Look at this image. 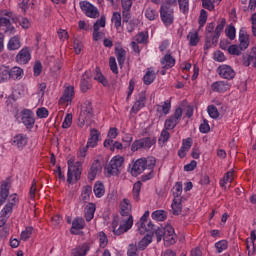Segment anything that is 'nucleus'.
Wrapping results in <instances>:
<instances>
[{"label":"nucleus","instance_id":"1","mask_svg":"<svg viewBox=\"0 0 256 256\" xmlns=\"http://www.w3.org/2000/svg\"><path fill=\"white\" fill-rule=\"evenodd\" d=\"M133 206L131 205V201L127 198H124L120 203V215L114 216L111 223V231L113 235L121 236L124 233H127L133 227V215H131V211Z\"/></svg>","mask_w":256,"mask_h":256},{"label":"nucleus","instance_id":"2","mask_svg":"<svg viewBox=\"0 0 256 256\" xmlns=\"http://www.w3.org/2000/svg\"><path fill=\"white\" fill-rule=\"evenodd\" d=\"M156 163L157 160H155L154 157L139 158L134 162L131 169V174L134 177H137V175H141L145 170L149 171L147 174L141 176V181L145 183L146 181H149L155 177L153 169L155 168Z\"/></svg>","mask_w":256,"mask_h":256},{"label":"nucleus","instance_id":"3","mask_svg":"<svg viewBox=\"0 0 256 256\" xmlns=\"http://www.w3.org/2000/svg\"><path fill=\"white\" fill-rule=\"evenodd\" d=\"M67 183L70 185L77 183L81 179V162H76L73 159L68 160Z\"/></svg>","mask_w":256,"mask_h":256},{"label":"nucleus","instance_id":"4","mask_svg":"<svg viewBox=\"0 0 256 256\" xmlns=\"http://www.w3.org/2000/svg\"><path fill=\"white\" fill-rule=\"evenodd\" d=\"M125 159L121 156H114L109 164L105 167V172L107 173L108 177L111 175H119L121 173V167L123 166Z\"/></svg>","mask_w":256,"mask_h":256},{"label":"nucleus","instance_id":"5","mask_svg":"<svg viewBox=\"0 0 256 256\" xmlns=\"http://www.w3.org/2000/svg\"><path fill=\"white\" fill-rule=\"evenodd\" d=\"M160 19L165 27H171L175 21V12L173 8L163 4L160 7Z\"/></svg>","mask_w":256,"mask_h":256},{"label":"nucleus","instance_id":"6","mask_svg":"<svg viewBox=\"0 0 256 256\" xmlns=\"http://www.w3.org/2000/svg\"><path fill=\"white\" fill-rule=\"evenodd\" d=\"M183 117V108L177 107L174 110V113L170 115L164 122V129L173 130L179 123L181 122V118Z\"/></svg>","mask_w":256,"mask_h":256},{"label":"nucleus","instance_id":"7","mask_svg":"<svg viewBox=\"0 0 256 256\" xmlns=\"http://www.w3.org/2000/svg\"><path fill=\"white\" fill-rule=\"evenodd\" d=\"M91 119H93V106L91 101L86 100L82 106L79 116L80 125L83 126L85 123H89Z\"/></svg>","mask_w":256,"mask_h":256},{"label":"nucleus","instance_id":"8","mask_svg":"<svg viewBox=\"0 0 256 256\" xmlns=\"http://www.w3.org/2000/svg\"><path fill=\"white\" fill-rule=\"evenodd\" d=\"M147 219H149V211H145L140 220L136 223V227L140 233L144 231L151 232L155 229V224Z\"/></svg>","mask_w":256,"mask_h":256},{"label":"nucleus","instance_id":"9","mask_svg":"<svg viewBox=\"0 0 256 256\" xmlns=\"http://www.w3.org/2000/svg\"><path fill=\"white\" fill-rule=\"evenodd\" d=\"M80 8L86 17H89L90 19H97V17H99V9L90 2L81 1Z\"/></svg>","mask_w":256,"mask_h":256},{"label":"nucleus","instance_id":"10","mask_svg":"<svg viewBox=\"0 0 256 256\" xmlns=\"http://www.w3.org/2000/svg\"><path fill=\"white\" fill-rule=\"evenodd\" d=\"M10 143L13 147H16L18 151H23L27 147V143H29V137L27 134L19 133L12 137Z\"/></svg>","mask_w":256,"mask_h":256},{"label":"nucleus","instance_id":"11","mask_svg":"<svg viewBox=\"0 0 256 256\" xmlns=\"http://www.w3.org/2000/svg\"><path fill=\"white\" fill-rule=\"evenodd\" d=\"M153 147V141L149 137L135 140L131 145L132 153L140 151V149H151Z\"/></svg>","mask_w":256,"mask_h":256},{"label":"nucleus","instance_id":"12","mask_svg":"<svg viewBox=\"0 0 256 256\" xmlns=\"http://www.w3.org/2000/svg\"><path fill=\"white\" fill-rule=\"evenodd\" d=\"M21 121L26 129H33L35 126V115L30 109H23L21 111Z\"/></svg>","mask_w":256,"mask_h":256},{"label":"nucleus","instance_id":"13","mask_svg":"<svg viewBox=\"0 0 256 256\" xmlns=\"http://www.w3.org/2000/svg\"><path fill=\"white\" fill-rule=\"evenodd\" d=\"M15 61L18 63V65H27V63L31 61V48H22L16 55Z\"/></svg>","mask_w":256,"mask_h":256},{"label":"nucleus","instance_id":"14","mask_svg":"<svg viewBox=\"0 0 256 256\" xmlns=\"http://www.w3.org/2000/svg\"><path fill=\"white\" fill-rule=\"evenodd\" d=\"M218 74L222 79H227V81H231V79H235V70L229 65H221L218 67Z\"/></svg>","mask_w":256,"mask_h":256},{"label":"nucleus","instance_id":"15","mask_svg":"<svg viewBox=\"0 0 256 256\" xmlns=\"http://www.w3.org/2000/svg\"><path fill=\"white\" fill-rule=\"evenodd\" d=\"M121 5L123 23H129V20L131 19V7H133V0H121Z\"/></svg>","mask_w":256,"mask_h":256},{"label":"nucleus","instance_id":"16","mask_svg":"<svg viewBox=\"0 0 256 256\" xmlns=\"http://www.w3.org/2000/svg\"><path fill=\"white\" fill-rule=\"evenodd\" d=\"M171 99H167L164 102H161L160 104L156 105V112L159 115V117H167L169 113H171Z\"/></svg>","mask_w":256,"mask_h":256},{"label":"nucleus","instance_id":"17","mask_svg":"<svg viewBox=\"0 0 256 256\" xmlns=\"http://www.w3.org/2000/svg\"><path fill=\"white\" fill-rule=\"evenodd\" d=\"M164 229V242L166 245H175V228L171 225H167L166 227H163Z\"/></svg>","mask_w":256,"mask_h":256},{"label":"nucleus","instance_id":"18","mask_svg":"<svg viewBox=\"0 0 256 256\" xmlns=\"http://www.w3.org/2000/svg\"><path fill=\"white\" fill-rule=\"evenodd\" d=\"M145 103H147V96L145 95V92H140L138 94V98L136 99L134 105L131 108V111L135 114L139 113L140 109H143V107H145Z\"/></svg>","mask_w":256,"mask_h":256},{"label":"nucleus","instance_id":"19","mask_svg":"<svg viewBox=\"0 0 256 256\" xmlns=\"http://www.w3.org/2000/svg\"><path fill=\"white\" fill-rule=\"evenodd\" d=\"M99 139H101V132L97 129L90 130V137L88 138L87 144L91 149H95L97 145H99Z\"/></svg>","mask_w":256,"mask_h":256},{"label":"nucleus","instance_id":"20","mask_svg":"<svg viewBox=\"0 0 256 256\" xmlns=\"http://www.w3.org/2000/svg\"><path fill=\"white\" fill-rule=\"evenodd\" d=\"M211 89L214 93H225L231 89V85L227 81H216L212 83Z\"/></svg>","mask_w":256,"mask_h":256},{"label":"nucleus","instance_id":"21","mask_svg":"<svg viewBox=\"0 0 256 256\" xmlns=\"http://www.w3.org/2000/svg\"><path fill=\"white\" fill-rule=\"evenodd\" d=\"M96 211H97V205H95V203L90 202L86 205V207L84 208V217L87 223L93 221Z\"/></svg>","mask_w":256,"mask_h":256},{"label":"nucleus","instance_id":"22","mask_svg":"<svg viewBox=\"0 0 256 256\" xmlns=\"http://www.w3.org/2000/svg\"><path fill=\"white\" fill-rule=\"evenodd\" d=\"M89 251H91V244L86 242L74 248L72 250V256H87Z\"/></svg>","mask_w":256,"mask_h":256},{"label":"nucleus","instance_id":"23","mask_svg":"<svg viewBox=\"0 0 256 256\" xmlns=\"http://www.w3.org/2000/svg\"><path fill=\"white\" fill-rule=\"evenodd\" d=\"M101 163H99V160H95L91 167L90 170L88 172V179L89 181H95V178L97 177V175H99V173H101Z\"/></svg>","mask_w":256,"mask_h":256},{"label":"nucleus","instance_id":"24","mask_svg":"<svg viewBox=\"0 0 256 256\" xmlns=\"http://www.w3.org/2000/svg\"><path fill=\"white\" fill-rule=\"evenodd\" d=\"M11 189V184L9 182H3L0 186V207L5 205L7 197H9V190Z\"/></svg>","mask_w":256,"mask_h":256},{"label":"nucleus","instance_id":"25","mask_svg":"<svg viewBox=\"0 0 256 256\" xmlns=\"http://www.w3.org/2000/svg\"><path fill=\"white\" fill-rule=\"evenodd\" d=\"M242 63L244 67H249L252 65V67L256 68V47H253L250 51V54L248 56H244Z\"/></svg>","mask_w":256,"mask_h":256},{"label":"nucleus","instance_id":"26","mask_svg":"<svg viewBox=\"0 0 256 256\" xmlns=\"http://www.w3.org/2000/svg\"><path fill=\"white\" fill-rule=\"evenodd\" d=\"M75 97V88L73 86H68L65 88L62 97L60 98L61 103H71Z\"/></svg>","mask_w":256,"mask_h":256},{"label":"nucleus","instance_id":"27","mask_svg":"<svg viewBox=\"0 0 256 256\" xmlns=\"http://www.w3.org/2000/svg\"><path fill=\"white\" fill-rule=\"evenodd\" d=\"M155 79H157V73H155V68H147L145 75L143 76L144 85H151Z\"/></svg>","mask_w":256,"mask_h":256},{"label":"nucleus","instance_id":"28","mask_svg":"<svg viewBox=\"0 0 256 256\" xmlns=\"http://www.w3.org/2000/svg\"><path fill=\"white\" fill-rule=\"evenodd\" d=\"M80 89L82 93H87L91 89V76L87 72L82 75Z\"/></svg>","mask_w":256,"mask_h":256},{"label":"nucleus","instance_id":"29","mask_svg":"<svg viewBox=\"0 0 256 256\" xmlns=\"http://www.w3.org/2000/svg\"><path fill=\"white\" fill-rule=\"evenodd\" d=\"M162 69H172L175 67L176 60L171 54H166L161 60Z\"/></svg>","mask_w":256,"mask_h":256},{"label":"nucleus","instance_id":"30","mask_svg":"<svg viewBox=\"0 0 256 256\" xmlns=\"http://www.w3.org/2000/svg\"><path fill=\"white\" fill-rule=\"evenodd\" d=\"M115 55L118 61V65H120V67H123V65H125V60L127 59V51L123 49V47H116Z\"/></svg>","mask_w":256,"mask_h":256},{"label":"nucleus","instance_id":"31","mask_svg":"<svg viewBox=\"0 0 256 256\" xmlns=\"http://www.w3.org/2000/svg\"><path fill=\"white\" fill-rule=\"evenodd\" d=\"M171 207L173 215H181L183 211V198H174Z\"/></svg>","mask_w":256,"mask_h":256},{"label":"nucleus","instance_id":"32","mask_svg":"<svg viewBox=\"0 0 256 256\" xmlns=\"http://www.w3.org/2000/svg\"><path fill=\"white\" fill-rule=\"evenodd\" d=\"M239 42L240 51H245L249 48V36L243 30L239 32Z\"/></svg>","mask_w":256,"mask_h":256},{"label":"nucleus","instance_id":"33","mask_svg":"<svg viewBox=\"0 0 256 256\" xmlns=\"http://www.w3.org/2000/svg\"><path fill=\"white\" fill-rule=\"evenodd\" d=\"M8 51H17L21 49V38L19 36H13L10 38L7 44Z\"/></svg>","mask_w":256,"mask_h":256},{"label":"nucleus","instance_id":"34","mask_svg":"<svg viewBox=\"0 0 256 256\" xmlns=\"http://www.w3.org/2000/svg\"><path fill=\"white\" fill-rule=\"evenodd\" d=\"M18 204H19V197L17 196V194H12L9 196V200L7 204L3 207V209H6L10 213H13V207H15V205H18Z\"/></svg>","mask_w":256,"mask_h":256},{"label":"nucleus","instance_id":"35","mask_svg":"<svg viewBox=\"0 0 256 256\" xmlns=\"http://www.w3.org/2000/svg\"><path fill=\"white\" fill-rule=\"evenodd\" d=\"M141 187H143V183H141V181H137L133 185L132 197H133L134 201H136V202L141 201Z\"/></svg>","mask_w":256,"mask_h":256},{"label":"nucleus","instance_id":"36","mask_svg":"<svg viewBox=\"0 0 256 256\" xmlns=\"http://www.w3.org/2000/svg\"><path fill=\"white\" fill-rule=\"evenodd\" d=\"M93 191H94L95 197H97L98 199H101V197L105 195V185H103L102 182L97 181L94 184Z\"/></svg>","mask_w":256,"mask_h":256},{"label":"nucleus","instance_id":"37","mask_svg":"<svg viewBox=\"0 0 256 256\" xmlns=\"http://www.w3.org/2000/svg\"><path fill=\"white\" fill-rule=\"evenodd\" d=\"M177 4L182 15H189L190 0H178Z\"/></svg>","mask_w":256,"mask_h":256},{"label":"nucleus","instance_id":"38","mask_svg":"<svg viewBox=\"0 0 256 256\" xmlns=\"http://www.w3.org/2000/svg\"><path fill=\"white\" fill-rule=\"evenodd\" d=\"M10 79H22L23 78V69L21 67H13L9 69Z\"/></svg>","mask_w":256,"mask_h":256},{"label":"nucleus","instance_id":"39","mask_svg":"<svg viewBox=\"0 0 256 256\" xmlns=\"http://www.w3.org/2000/svg\"><path fill=\"white\" fill-rule=\"evenodd\" d=\"M11 215H13V212H10L9 210L2 208V210L0 211V227H5Z\"/></svg>","mask_w":256,"mask_h":256},{"label":"nucleus","instance_id":"40","mask_svg":"<svg viewBox=\"0 0 256 256\" xmlns=\"http://www.w3.org/2000/svg\"><path fill=\"white\" fill-rule=\"evenodd\" d=\"M92 193H93V188L90 185L84 186L82 188V193H81L82 201H84L85 203H87V201H90Z\"/></svg>","mask_w":256,"mask_h":256},{"label":"nucleus","instance_id":"41","mask_svg":"<svg viewBox=\"0 0 256 256\" xmlns=\"http://www.w3.org/2000/svg\"><path fill=\"white\" fill-rule=\"evenodd\" d=\"M187 39L189 41V46L190 47H197V45L199 44V33L197 32H189V34L187 35Z\"/></svg>","mask_w":256,"mask_h":256},{"label":"nucleus","instance_id":"42","mask_svg":"<svg viewBox=\"0 0 256 256\" xmlns=\"http://www.w3.org/2000/svg\"><path fill=\"white\" fill-rule=\"evenodd\" d=\"M151 217L154 221H165L167 219V211L156 210L152 212Z\"/></svg>","mask_w":256,"mask_h":256},{"label":"nucleus","instance_id":"43","mask_svg":"<svg viewBox=\"0 0 256 256\" xmlns=\"http://www.w3.org/2000/svg\"><path fill=\"white\" fill-rule=\"evenodd\" d=\"M172 193H173L174 199H183V197H181V195L183 194V183L176 182L175 186L172 189Z\"/></svg>","mask_w":256,"mask_h":256},{"label":"nucleus","instance_id":"44","mask_svg":"<svg viewBox=\"0 0 256 256\" xmlns=\"http://www.w3.org/2000/svg\"><path fill=\"white\" fill-rule=\"evenodd\" d=\"M153 243V234H146L143 239L139 242V249H145Z\"/></svg>","mask_w":256,"mask_h":256},{"label":"nucleus","instance_id":"45","mask_svg":"<svg viewBox=\"0 0 256 256\" xmlns=\"http://www.w3.org/2000/svg\"><path fill=\"white\" fill-rule=\"evenodd\" d=\"M97 239L99 241V247L101 249H105L107 245H109V238H107V234L105 232L101 231L98 233Z\"/></svg>","mask_w":256,"mask_h":256},{"label":"nucleus","instance_id":"46","mask_svg":"<svg viewBox=\"0 0 256 256\" xmlns=\"http://www.w3.org/2000/svg\"><path fill=\"white\" fill-rule=\"evenodd\" d=\"M146 19H148V21H155L156 19L159 18V12H157V10L153 9V8H147L145 10L144 13Z\"/></svg>","mask_w":256,"mask_h":256},{"label":"nucleus","instance_id":"47","mask_svg":"<svg viewBox=\"0 0 256 256\" xmlns=\"http://www.w3.org/2000/svg\"><path fill=\"white\" fill-rule=\"evenodd\" d=\"M214 247L217 253H223V251H227L229 242L227 240H220L214 244Z\"/></svg>","mask_w":256,"mask_h":256},{"label":"nucleus","instance_id":"48","mask_svg":"<svg viewBox=\"0 0 256 256\" xmlns=\"http://www.w3.org/2000/svg\"><path fill=\"white\" fill-rule=\"evenodd\" d=\"M72 229H76V231H79L81 229H85V219L81 217H76L72 221Z\"/></svg>","mask_w":256,"mask_h":256},{"label":"nucleus","instance_id":"49","mask_svg":"<svg viewBox=\"0 0 256 256\" xmlns=\"http://www.w3.org/2000/svg\"><path fill=\"white\" fill-rule=\"evenodd\" d=\"M9 79H10L9 67L4 65L0 66V83L9 81Z\"/></svg>","mask_w":256,"mask_h":256},{"label":"nucleus","instance_id":"50","mask_svg":"<svg viewBox=\"0 0 256 256\" xmlns=\"http://www.w3.org/2000/svg\"><path fill=\"white\" fill-rule=\"evenodd\" d=\"M135 42L141 45L147 43L149 41V33L148 32H140L135 37Z\"/></svg>","mask_w":256,"mask_h":256},{"label":"nucleus","instance_id":"51","mask_svg":"<svg viewBox=\"0 0 256 256\" xmlns=\"http://www.w3.org/2000/svg\"><path fill=\"white\" fill-rule=\"evenodd\" d=\"M227 183H233V170L228 171L224 175L223 179H221L219 181L220 187H225V185H227Z\"/></svg>","mask_w":256,"mask_h":256},{"label":"nucleus","instance_id":"52","mask_svg":"<svg viewBox=\"0 0 256 256\" xmlns=\"http://www.w3.org/2000/svg\"><path fill=\"white\" fill-rule=\"evenodd\" d=\"M33 235V227L27 226L25 230H23L20 234L21 241H28L31 239V236Z\"/></svg>","mask_w":256,"mask_h":256},{"label":"nucleus","instance_id":"53","mask_svg":"<svg viewBox=\"0 0 256 256\" xmlns=\"http://www.w3.org/2000/svg\"><path fill=\"white\" fill-rule=\"evenodd\" d=\"M225 34H226V37L230 39V41H233L237 34V30L235 29V26L233 24L228 25L227 28L225 29Z\"/></svg>","mask_w":256,"mask_h":256},{"label":"nucleus","instance_id":"54","mask_svg":"<svg viewBox=\"0 0 256 256\" xmlns=\"http://www.w3.org/2000/svg\"><path fill=\"white\" fill-rule=\"evenodd\" d=\"M94 79L95 81H98V83H101L103 87H109V81L107 80V78L103 76V74L100 71H96Z\"/></svg>","mask_w":256,"mask_h":256},{"label":"nucleus","instance_id":"55","mask_svg":"<svg viewBox=\"0 0 256 256\" xmlns=\"http://www.w3.org/2000/svg\"><path fill=\"white\" fill-rule=\"evenodd\" d=\"M207 113L211 119H219V110L215 105H209L207 107Z\"/></svg>","mask_w":256,"mask_h":256},{"label":"nucleus","instance_id":"56","mask_svg":"<svg viewBox=\"0 0 256 256\" xmlns=\"http://www.w3.org/2000/svg\"><path fill=\"white\" fill-rule=\"evenodd\" d=\"M109 67H110V71H112L114 75L119 74V68L117 67V60L115 59L114 56L109 58Z\"/></svg>","mask_w":256,"mask_h":256},{"label":"nucleus","instance_id":"57","mask_svg":"<svg viewBox=\"0 0 256 256\" xmlns=\"http://www.w3.org/2000/svg\"><path fill=\"white\" fill-rule=\"evenodd\" d=\"M17 22H19V25L22 26V29H29V27H31V22L25 17H16L15 23Z\"/></svg>","mask_w":256,"mask_h":256},{"label":"nucleus","instance_id":"58","mask_svg":"<svg viewBox=\"0 0 256 256\" xmlns=\"http://www.w3.org/2000/svg\"><path fill=\"white\" fill-rule=\"evenodd\" d=\"M111 21L114 23L115 28L119 29V27H121V13L114 12Z\"/></svg>","mask_w":256,"mask_h":256},{"label":"nucleus","instance_id":"59","mask_svg":"<svg viewBox=\"0 0 256 256\" xmlns=\"http://www.w3.org/2000/svg\"><path fill=\"white\" fill-rule=\"evenodd\" d=\"M73 125V114H67L62 123V129H69Z\"/></svg>","mask_w":256,"mask_h":256},{"label":"nucleus","instance_id":"60","mask_svg":"<svg viewBox=\"0 0 256 256\" xmlns=\"http://www.w3.org/2000/svg\"><path fill=\"white\" fill-rule=\"evenodd\" d=\"M214 61H217L218 63H223L227 58L225 57V53H223L221 50H217L213 54Z\"/></svg>","mask_w":256,"mask_h":256},{"label":"nucleus","instance_id":"61","mask_svg":"<svg viewBox=\"0 0 256 256\" xmlns=\"http://www.w3.org/2000/svg\"><path fill=\"white\" fill-rule=\"evenodd\" d=\"M198 23L200 27H204L205 23H207V11L205 9H202L200 11V16L198 18Z\"/></svg>","mask_w":256,"mask_h":256},{"label":"nucleus","instance_id":"62","mask_svg":"<svg viewBox=\"0 0 256 256\" xmlns=\"http://www.w3.org/2000/svg\"><path fill=\"white\" fill-rule=\"evenodd\" d=\"M199 131L203 134L209 133V131H211V126H209V121H207V119H204L203 123L200 124Z\"/></svg>","mask_w":256,"mask_h":256},{"label":"nucleus","instance_id":"63","mask_svg":"<svg viewBox=\"0 0 256 256\" xmlns=\"http://www.w3.org/2000/svg\"><path fill=\"white\" fill-rule=\"evenodd\" d=\"M191 147H193V138L188 137L182 140V146H181L182 149L189 151Z\"/></svg>","mask_w":256,"mask_h":256},{"label":"nucleus","instance_id":"64","mask_svg":"<svg viewBox=\"0 0 256 256\" xmlns=\"http://www.w3.org/2000/svg\"><path fill=\"white\" fill-rule=\"evenodd\" d=\"M241 48H239V46L235 45V44H232L229 46L228 48V53L230 55H236V56H239L241 55Z\"/></svg>","mask_w":256,"mask_h":256}]
</instances>
